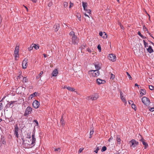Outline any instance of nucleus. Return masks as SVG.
Instances as JSON below:
<instances>
[{
    "label": "nucleus",
    "instance_id": "obj_1",
    "mask_svg": "<svg viewBox=\"0 0 154 154\" xmlns=\"http://www.w3.org/2000/svg\"><path fill=\"white\" fill-rule=\"evenodd\" d=\"M70 36H72V43L74 45L77 44L79 42V39L76 35H75L74 32L71 31L69 33Z\"/></svg>",
    "mask_w": 154,
    "mask_h": 154
},
{
    "label": "nucleus",
    "instance_id": "obj_2",
    "mask_svg": "<svg viewBox=\"0 0 154 154\" xmlns=\"http://www.w3.org/2000/svg\"><path fill=\"white\" fill-rule=\"evenodd\" d=\"M89 74L91 73L92 75V76L94 77H97L100 74L99 71L98 70H91L88 71Z\"/></svg>",
    "mask_w": 154,
    "mask_h": 154
},
{
    "label": "nucleus",
    "instance_id": "obj_3",
    "mask_svg": "<svg viewBox=\"0 0 154 154\" xmlns=\"http://www.w3.org/2000/svg\"><path fill=\"white\" fill-rule=\"evenodd\" d=\"M32 112V108L31 107L29 106L27 107L25 112L24 115V116H27L28 115L31 114Z\"/></svg>",
    "mask_w": 154,
    "mask_h": 154
},
{
    "label": "nucleus",
    "instance_id": "obj_4",
    "mask_svg": "<svg viewBox=\"0 0 154 154\" xmlns=\"http://www.w3.org/2000/svg\"><path fill=\"white\" fill-rule=\"evenodd\" d=\"M142 102L146 106L149 105L150 103L149 99L146 97H144L142 98Z\"/></svg>",
    "mask_w": 154,
    "mask_h": 154
},
{
    "label": "nucleus",
    "instance_id": "obj_5",
    "mask_svg": "<svg viewBox=\"0 0 154 154\" xmlns=\"http://www.w3.org/2000/svg\"><path fill=\"white\" fill-rule=\"evenodd\" d=\"M14 134L16 136V137H17V138L19 137V134L18 133V132L19 131V129L18 128V125L17 124H16L14 126Z\"/></svg>",
    "mask_w": 154,
    "mask_h": 154
},
{
    "label": "nucleus",
    "instance_id": "obj_6",
    "mask_svg": "<svg viewBox=\"0 0 154 154\" xmlns=\"http://www.w3.org/2000/svg\"><path fill=\"white\" fill-rule=\"evenodd\" d=\"M140 138L139 141L142 142V144L144 146V147L145 149H146L148 146V144L145 142V140L143 139V138L142 137L141 135H140Z\"/></svg>",
    "mask_w": 154,
    "mask_h": 154
},
{
    "label": "nucleus",
    "instance_id": "obj_7",
    "mask_svg": "<svg viewBox=\"0 0 154 154\" xmlns=\"http://www.w3.org/2000/svg\"><path fill=\"white\" fill-rule=\"evenodd\" d=\"M130 143H131V146L134 147L136 146H137L139 144L138 142L137 141L135 140L134 139H132L129 142Z\"/></svg>",
    "mask_w": 154,
    "mask_h": 154
},
{
    "label": "nucleus",
    "instance_id": "obj_8",
    "mask_svg": "<svg viewBox=\"0 0 154 154\" xmlns=\"http://www.w3.org/2000/svg\"><path fill=\"white\" fill-rule=\"evenodd\" d=\"M31 143L32 142L31 140L30 141L26 140V142L24 143L25 145L27 148H32L34 146H33V144H31Z\"/></svg>",
    "mask_w": 154,
    "mask_h": 154
},
{
    "label": "nucleus",
    "instance_id": "obj_9",
    "mask_svg": "<svg viewBox=\"0 0 154 154\" xmlns=\"http://www.w3.org/2000/svg\"><path fill=\"white\" fill-rule=\"evenodd\" d=\"M116 57L115 55L112 54H109L108 56V59L109 60L113 62H114L116 61Z\"/></svg>",
    "mask_w": 154,
    "mask_h": 154
},
{
    "label": "nucleus",
    "instance_id": "obj_10",
    "mask_svg": "<svg viewBox=\"0 0 154 154\" xmlns=\"http://www.w3.org/2000/svg\"><path fill=\"white\" fill-rule=\"evenodd\" d=\"M39 105V102L37 100H34L32 103L33 107L35 109L38 108Z\"/></svg>",
    "mask_w": 154,
    "mask_h": 154
},
{
    "label": "nucleus",
    "instance_id": "obj_11",
    "mask_svg": "<svg viewBox=\"0 0 154 154\" xmlns=\"http://www.w3.org/2000/svg\"><path fill=\"white\" fill-rule=\"evenodd\" d=\"M28 59L25 58L22 62L23 67L24 69L26 68L27 66Z\"/></svg>",
    "mask_w": 154,
    "mask_h": 154
},
{
    "label": "nucleus",
    "instance_id": "obj_12",
    "mask_svg": "<svg viewBox=\"0 0 154 154\" xmlns=\"http://www.w3.org/2000/svg\"><path fill=\"white\" fill-rule=\"evenodd\" d=\"M97 82L98 84L99 85L101 84H104L106 81L104 80H101L100 79H98L97 80Z\"/></svg>",
    "mask_w": 154,
    "mask_h": 154
},
{
    "label": "nucleus",
    "instance_id": "obj_13",
    "mask_svg": "<svg viewBox=\"0 0 154 154\" xmlns=\"http://www.w3.org/2000/svg\"><path fill=\"white\" fill-rule=\"evenodd\" d=\"M82 6L84 8V10L87 11V9H86V8L87 7V3L86 2H82Z\"/></svg>",
    "mask_w": 154,
    "mask_h": 154
},
{
    "label": "nucleus",
    "instance_id": "obj_14",
    "mask_svg": "<svg viewBox=\"0 0 154 154\" xmlns=\"http://www.w3.org/2000/svg\"><path fill=\"white\" fill-rule=\"evenodd\" d=\"M58 74V71L57 69H54L52 73V76H56Z\"/></svg>",
    "mask_w": 154,
    "mask_h": 154
},
{
    "label": "nucleus",
    "instance_id": "obj_15",
    "mask_svg": "<svg viewBox=\"0 0 154 154\" xmlns=\"http://www.w3.org/2000/svg\"><path fill=\"white\" fill-rule=\"evenodd\" d=\"M37 93L36 92H35L33 93L32 94H31L28 97V100H29L33 97L36 96L37 95Z\"/></svg>",
    "mask_w": 154,
    "mask_h": 154
},
{
    "label": "nucleus",
    "instance_id": "obj_16",
    "mask_svg": "<svg viewBox=\"0 0 154 154\" xmlns=\"http://www.w3.org/2000/svg\"><path fill=\"white\" fill-rule=\"evenodd\" d=\"M54 28L55 29V31L57 32L60 28V25L58 23L54 25Z\"/></svg>",
    "mask_w": 154,
    "mask_h": 154
},
{
    "label": "nucleus",
    "instance_id": "obj_17",
    "mask_svg": "<svg viewBox=\"0 0 154 154\" xmlns=\"http://www.w3.org/2000/svg\"><path fill=\"white\" fill-rule=\"evenodd\" d=\"M140 94H142L140 96V97L142 96L143 95H144L146 94V90L144 89H141L140 91Z\"/></svg>",
    "mask_w": 154,
    "mask_h": 154
},
{
    "label": "nucleus",
    "instance_id": "obj_18",
    "mask_svg": "<svg viewBox=\"0 0 154 154\" xmlns=\"http://www.w3.org/2000/svg\"><path fill=\"white\" fill-rule=\"evenodd\" d=\"M16 102V101H11L9 103V108H12L14 106V104L15 102Z\"/></svg>",
    "mask_w": 154,
    "mask_h": 154
},
{
    "label": "nucleus",
    "instance_id": "obj_19",
    "mask_svg": "<svg viewBox=\"0 0 154 154\" xmlns=\"http://www.w3.org/2000/svg\"><path fill=\"white\" fill-rule=\"evenodd\" d=\"M147 50L149 53H151L153 52V50L151 46H149L148 48L147 49Z\"/></svg>",
    "mask_w": 154,
    "mask_h": 154
},
{
    "label": "nucleus",
    "instance_id": "obj_20",
    "mask_svg": "<svg viewBox=\"0 0 154 154\" xmlns=\"http://www.w3.org/2000/svg\"><path fill=\"white\" fill-rule=\"evenodd\" d=\"M19 46H16L15 48V50L14 51V54H18V53L19 52Z\"/></svg>",
    "mask_w": 154,
    "mask_h": 154
},
{
    "label": "nucleus",
    "instance_id": "obj_21",
    "mask_svg": "<svg viewBox=\"0 0 154 154\" xmlns=\"http://www.w3.org/2000/svg\"><path fill=\"white\" fill-rule=\"evenodd\" d=\"M98 97L96 96L93 97V96L88 97V100H95Z\"/></svg>",
    "mask_w": 154,
    "mask_h": 154
},
{
    "label": "nucleus",
    "instance_id": "obj_22",
    "mask_svg": "<svg viewBox=\"0 0 154 154\" xmlns=\"http://www.w3.org/2000/svg\"><path fill=\"white\" fill-rule=\"evenodd\" d=\"M116 140L119 144H121V139L120 138L119 136H117L116 137Z\"/></svg>",
    "mask_w": 154,
    "mask_h": 154
},
{
    "label": "nucleus",
    "instance_id": "obj_23",
    "mask_svg": "<svg viewBox=\"0 0 154 154\" xmlns=\"http://www.w3.org/2000/svg\"><path fill=\"white\" fill-rule=\"evenodd\" d=\"M63 116H62L61 119L60 120V122L62 126H64L65 125V122L64 121V120L63 119Z\"/></svg>",
    "mask_w": 154,
    "mask_h": 154
},
{
    "label": "nucleus",
    "instance_id": "obj_24",
    "mask_svg": "<svg viewBox=\"0 0 154 154\" xmlns=\"http://www.w3.org/2000/svg\"><path fill=\"white\" fill-rule=\"evenodd\" d=\"M86 46V44L85 43H84L79 48H80L81 50V51H82V49H84Z\"/></svg>",
    "mask_w": 154,
    "mask_h": 154
},
{
    "label": "nucleus",
    "instance_id": "obj_25",
    "mask_svg": "<svg viewBox=\"0 0 154 154\" xmlns=\"http://www.w3.org/2000/svg\"><path fill=\"white\" fill-rule=\"evenodd\" d=\"M66 88L69 90L72 91H74L75 90V89L74 88L69 86L66 87Z\"/></svg>",
    "mask_w": 154,
    "mask_h": 154
},
{
    "label": "nucleus",
    "instance_id": "obj_26",
    "mask_svg": "<svg viewBox=\"0 0 154 154\" xmlns=\"http://www.w3.org/2000/svg\"><path fill=\"white\" fill-rule=\"evenodd\" d=\"M32 143L31 144H33V146H34L35 145V140L36 139L35 138H32Z\"/></svg>",
    "mask_w": 154,
    "mask_h": 154
},
{
    "label": "nucleus",
    "instance_id": "obj_27",
    "mask_svg": "<svg viewBox=\"0 0 154 154\" xmlns=\"http://www.w3.org/2000/svg\"><path fill=\"white\" fill-rule=\"evenodd\" d=\"M22 77L23 78V83H25L26 82L28 81V79H27V77H23V76H22Z\"/></svg>",
    "mask_w": 154,
    "mask_h": 154
},
{
    "label": "nucleus",
    "instance_id": "obj_28",
    "mask_svg": "<svg viewBox=\"0 0 154 154\" xmlns=\"http://www.w3.org/2000/svg\"><path fill=\"white\" fill-rule=\"evenodd\" d=\"M121 99L122 100V101L124 103H126L127 102L125 100V98L123 96H120Z\"/></svg>",
    "mask_w": 154,
    "mask_h": 154
},
{
    "label": "nucleus",
    "instance_id": "obj_29",
    "mask_svg": "<svg viewBox=\"0 0 154 154\" xmlns=\"http://www.w3.org/2000/svg\"><path fill=\"white\" fill-rule=\"evenodd\" d=\"M33 45L34 46L33 47L35 49L38 50V49H39V45H38V44L36 45L35 44H33Z\"/></svg>",
    "mask_w": 154,
    "mask_h": 154
},
{
    "label": "nucleus",
    "instance_id": "obj_30",
    "mask_svg": "<svg viewBox=\"0 0 154 154\" xmlns=\"http://www.w3.org/2000/svg\"><path fill=\"white\" fill-rule=\"evenodd\" d=\"M95 68L97 69L96 70H98L100 69V67L99 66V64H95Z\"/></svg>",
    "mask_w": 154,
    "mask_h": 154
},
{
    "label": "nucleus",
    "instance_id": "obj_31",
    "mask_svg": "<svg viewBox=\"0 0 154 154\" xmlns=\"http://www.w3.org/2000/svg\"><path fill=\"white\" fill-rule=\"evenodd\" d=\"M54 151L55 152H60L61 151V149L60 148H54Z\"/></svg>",
    "mask_w": 154,
    "mask_h": 154
},
{
    "label": "nucleus",
    "instance_id": "obj_32",
    "mask_svg": "<svg viewBox=\"0 0 154 154\" xmlns=\"http://www.w3.org/2000/svg\"><path fill=\"white\" fill-rule=\"evenodd\" d=\"M34 46L33 45V44H32V45H31L28 48L29 50H32L33 49Z\"/></svg>",
    "mask_w": 154,
    "mask_h": 154
},
{
    "label": "nucleus",
    "instance_id": "obj_33",
    "mask_svg": "<svg viewBox=\"0 0 154 154\" xmlns=\"http://www.w3.org/2000/svg\"><path fill=\"white\" fill-rule=\"evenodd\" d=\"M143 29L144 31L145 32L147 31V33H148L149 34H150V33L148 31V29L145 27V26H143Z\"/></svg>",
    "mask_w": 154,
    "mask_h": 154
},
{
    "label": "nucleus",
    "instance_id": "obj_34",
    "mask_svg": "<svg viewBox=\"0 0 154 154\" xmlns=\"http://www.w3.org/2000/svg\"><path fill=\"white\" fill-rule=\"evenodd\" d=\"M106 146H103L102 147L101 151L102 152H103L106 150Z\"/></svg>",
    "mask_w": 154,
    "mask_h": 154
},
{
    "label": "nucleus",
    "instance_id": "obj_35",
    "mask_svg": "<svg viewBox=\"0 0 154 154\" xmlns=\"http://www.w3.org/2000/svg\"><path fill=\"white\" fill-rule=\"evenodd\" d=\"M43 71H41V72H40V73L39 74V75H38L36 77V79H38L39 78H40L41 77V75L42 74H43Z\"/></svg>",
    "mask_w": 154,
    "mask_h": 154
},
{
    "label": "nucleus",
    "instance_id": "obj_36",
    "mask_svg": "<svg viewBox=\"0 0 154 154\" xmlns=\"http://www.w3.org/2000/svg\"><path fill=\"white\" fill-rule=\"evenodd\" d=\"M131 107L133 109H134L135 110H136V107L135 104H134L133 103H132L131 105Z\"/></svg>",
    "mask_w": 154,
    "mask_h": 154
},
{
    "label": "nucleus",
    "instance_id": "obj_37",
    "mask_svg": "<svg viewBox=\"0 0 154 154\" xmlns=\"http://www.w3.org/2000/svg\"><path fill=\"white\" fill-rule=\"evenodd\" d=\"M145 47H148V43L146 42L145 40L143 41Z\"/></svg>",
    "mask_w": 154,
    "mask_h": 154
},
{
    "label": "nucleus",
    "instance_id": "obj_38",
    "mask_svg": "<svg viewBox=\"0 0 154 154\" xmlns=\"http://www.w3.org/2000/svg\"><path fill=\"white\" fill-rule=\"evenodd\" d=\"M126 74H127V75L128 77V78H129V79L132 80V78L131 77V75L128 72H126Z\"/></svg>",
    "mask_w": 154,
    "mask_h": 154
},
{
    "label": "nucleus",
    "instance_id": "obj_39",
    "mask_svg": "<svg viewBox=\"0 0 154 154\" xmlns=\"http://www.w3.org/2000/svg\"><path fill=\"white\" fill-rule=\"evenodd\" d=\"M31 133L28 132V133L27 134V136L26 137V138H31Z\"/></svg>",
    "mask_w": 154,
    "mask_h": 154
},
{
    "label": "nucleus",
    "instance_id": "obj_40",
    "mask_svg": "<svg viewBox=\"0 0 154 154\" xmlns=\"http://www.w3.org/2000/svg\"><path fill=\"white\" fill-rule=\"evenodd\" d=\"M149 88L151 91H153L154 90V87L152 85H149Z\"/></svg>",
    "mask_w": 154,
    "mask_h": 154
},
{
    "label": "nucleus",
    "instance_id": "obj_41",
    "mask_svg": "<svg viewBox=\"0 0 154 154\" xmlns=\"http://www.w3.org/2000/svg\"><path fill=\"white\" fill-rule=\"evenodd\" d=\"M103 34H104V35L102 36V37L104 38H107L106 33V32H103Z\"/></svg>",
    "mask_w": 154,
    "mask_h": 154
},
{
    "label": "nucleus",
    "instance_id": "obj_42",
    "mask_svg": "<svg viewBox=\"0 0 154 154\" xmlns=\"http://www.w3.org/2000/svg\"><path fill=\"white\" fill-rule=\"evenodd\" d=\"M78 15H76L77 17H78V20L79 21L81 20V15L79 14L78 13H77Z\"/></svg>",
    "mask_w": 154,
    "mask_h": 154
},
{
    "label": "nucleus",
    "instance_id": "obj_43",
    "mask_svg": "<svg viewBox=\"0 0 154 154\" xmlns=\"http://www.w3.org/2000/svg\"><path fill=\"white\" fill-rule=\"evenodd\" d=\"M63 5L65 8H66L68 6V3L66 2H64L63 3Z\"/></svg>",
    "mask_w": 154,
    "mask_h": 154
},
{
    "label": "nucleus",
    "instance_id": "obj_44",
    "mask_svg": "<svg viewBox=\"0 0 154 154\" xmlns=\"http://www.w3.org/2000/svg\"><path fill=\"white\" fill-rule=\"evenodd\" d=\"M94 131H91L90 132V136L89 137V138H91V135L93 134Z\"/></svg>",
    "mask_w": 154,
    "mask_h": 154
},
{
    "label": "nucleus",
    "instance_id": "obj_45",
    "mask_svg": "<svg viewBox=\"0 0 154 154\" xmlns=\"http://www.w3.org/2000/svg\"><path fill=\"white\" fill-rule=\"evenodd\" d=\"M97 48L99 50V51H100L101 50L100 45H98L97 46Z\"/></svg>",
    "mask_w": 154,
    "mask_h": 154
},
{
    "label": "nucleus",
    "instance_id": "obj_46",
    "mask_svg": "<svg viewBox=\"0 0 154 154\" xmlns=\"http://www.w3.org/2000/svg\"><path fill=\"white\" fill-rule=\"evenodd\" d=\"M111 77H110V79H114V78L115 77V76L112 73H111Z\"/></svg>",
    "mask_w": 154,
    "mask_h": 154
},
{
    "label": "nucleus",
    "instance_id": "obj_47",
    "mask_svg": "<svg viewBox=\"0 0 154 154\" xmlns=\"http://www.w3.org/2000/svg\"><path fill=\"white\" fill-rule=\"evenodd\" d=\"M70 5L69 6V8H71L73 6V3H72L71 2H70Z\"/></svg>",
    "mask_w": 154,
    "mask_h": 154
},
{
    "label": "nucleus",
    "instance_id": "obj_48",
    "mask_svg": "<svg viewBox=\"0 0 154 154\" xmlns=\"http://www.w3.org/2000/svg\"><path fill=\"white\" fill-rule=\"evenodd\" d=\"M99 149V147H97L96 149L94 151L96 153H97L98 152V150Z\"/></svg>",
    "mask_w": 154,
    "mask_h": 154
},
{
    "label": "nucleus",
    "instance_id": "obj_49",
    "mask_svg": "<svg viewBox=\"0 0 154 154\" xmlns=\"http://www.w3.org/2000/svg\"><path fill=\"white\" fill-rule=\"evenodd\" d=\"M3 109V107L2 106V103H0V110H2Z\"/></svg>",
    "mask_w": 154,
    "mask_h": 154
},
{
    "label": "nucleus",
    "instance_id": "obj_50",
    "mask_svg": "<svg viewBox=\"0 0 154 154\" xmlns=\"http://www.w3.org/2000/svg\"><path fill=\"white\" fill-rule=\"evenodd\" d=\"M87 11H88V12H87L88 13H89L90 14H91V10H90V9L87 10Z\"/></svg>",
    "mask_w": 154,
    "mask_h": 154
},
{
    "label": "nucleus",
    "instance_id": "obj_51",
    "mask_svg": "<svg viewBox=\"0 0 154 154\" xmlns=\"http://www.w3.org/2000/svg\"><path fill=\"white\" fill-rule=\"evenodd\" d=\"M149 110L151 112H153L154 111V107L150 108L149 109Z\"/></svg>",
    "mask_w": 154,
    "mask_h": 154
},
{
    "label": "nucleus",
    "instance_id": "obj_52",
    "mask_svg": "<svg viewBox=\"0 0 154 154\" xmlns=\"http://www.w3.org/2000/svg\"><path fill=\"white\" fill-rule=\"evenodd\" d=\"M83 149L80 148L79 151V153H81L83 150Z\"/></svg>",
    "mask_w": 154,
    "mask_h": 154
},
{
    "label": "nucleus",
    "instance_id": "obj_53",
    "mask_svg": "<svg viewBox=\"0 0 154 154\" xmlns=\"http://www.w3.org/2000/svg\"><path fill=\"white\" fill-rule=\"evenodd\" d=\"M34 122H35L36 123L37 125H38V123L37 120H34Z\"/></svg>",
    "mask_w": 154,
    "mask_h": 154
},
{
    "label": "nucleus",
    "instance_id": "obj_54",
    "mask_svg": "<svg viewBox=\"0 0 154 154\" xmlns=\"http://www.w3.org/2000/svg\"><path fill=\"white\" fill-rule=\"evenodd\" d=\"M128 103L132 105V103H133V101L132 100H129L128 101Z\"/></svg>",
    "mask_w": 154,
    "mask_h": 154
},
{
    "label": "nucleus",
    "instance_id": "obj_55",
    "mask_svg": "<svg viewBox=\"0 0 154 154\" xmlns=\"http://www.w3.org/2000/svg\"><path fill=\"white\" fill-rule=\"evenodd\" d=\"M14 55L15 58V59H16V58H17V57L18 56L19 54L18 53V54H14Z\"/></svg>",
    "mask_w": 154,
    "mask_h": 154
},
{
    "label": "nucleus",
    "instance_id": "obj_56",
    "mask_svg": "<svg viewBox=\"0 0 154 154\" xmlns=\"http://www.w3.org/2000/svg\"><path fill=\"white\" fill-rule=\"evenodd\" d=\"M87 50L89 52L91 53V51L89 48H87Z\"/></svg>",
    "mask_w": 154,
    "mask_h": 154
},
{
    "label": "nucleus",
    "instance_id": "obj_57",
    "mask_svg": "<svg viewBox=\"0 0 154 154\" xmlns=\"http://www.w3.org/2000/svg\"><path fill=\"white\" fill-rule=\"evenodd\" d=\"M103 33L102 32H100L99 33V35L100 36H102V37L103 35Z\"/></svg>",
    "mask_w": 154,
    "mask_h": 154
},
{
    "label": "nucleus",
    "instance_id": "obj_58",
    "mask_svg": "<svg viewBox=\"0 0 154 154\" xmlns=\"http://www.w3.org/2000/svg\"><path fill=\"white\" fill-rule=\"evenodd\" d=\"M22 76L21 75H20L19 76L17 77V79H20L21 77Z\"/></svg>",
    "mask_w": 154,
    "mask_h": 154
},
{
    "label": "nucleus",
    "instance_id": "obj_59",
    "mask_svg": "<svg viewBox=\"0 0 154 154\" xmlns=\"http://www.w3.org/2000/svg\"><path fill=\"white\" fill-rule=\"evenodd\" d=\"M9 103H7L6 106H5V107L6 108H9Z\"/></svg>",
    "mask_w": 154,
    "mask_h": 154
},
{
    "label": "nucleus",
    "instance_id": "obj_60",
    "mask_svg": "<svg viewBox=\"0 0 154 154\" xmlns=\"http://www.w3.org/2000/svg\"><path fill=\"white\" fill-rule=\"evenodd\" d=\"M52 3L51 2H49L48 4V6L49 7H51L52 5Z\"/></svg>",
    "mask_w": 154,
    "mask_h": 154
},
{
    "label": "nucleus",
    "instance_id": "obj_61",
    "mask_svg": "<svg viewBox=\"0 0 154 154\" xmlns=\"http://www.w3.org/2000/svg\"><path fill=\"white\" fill-rule=\"evenodd\" d=\"M138 34L140 36L141 35H142V34L141 33L140 31H139L138 32Z\"/></svg>",
    "mask_w": 154,
    "mask_h": 154
},
{
    "label": "nucleus",
    "instance_id": "obj_62",
    "mask_svg": "<svg viewBox=\"0 0 154 154\" xmlns=\"http://www.w3.org/2000/svg\"><path fill=\"white\" fill-rule=\"evenodd\" d=\"M32 138H35V133H32Z\"/></svg>",
    "mask_w": 154,
    "mask_h": 154
},
{
    "label": "nucleus",
    "instance_id": "obj_63",
    "mask_svg": "<svg viewBox=\"0 0 154 154\" xmlns=\"http://www.w3.org/2000/svg\"><path fill=\"white\" fill-rule=\"evenodd\" d=\"M140 37L142 38H146V37H144V36H143L142 35H141Z\"/></svg>",
    "mask_w": 154,
    "mask_h": 154
},
{
    "label": "nucleus",
    "instance_id": "obj_64",
    "mask_svg": "<svg viewBox=\"0 0 154 154\" xmlns=\"http://www.w3.org/2000/svg\"><path fill=\"white\" fill-rule=\"evenodd\" d=\"M120 96H123V93L122 92V91H120Z\"/></svg>",
    "mask_w": 154,
    "mask_h": 154
}]
</instances>
